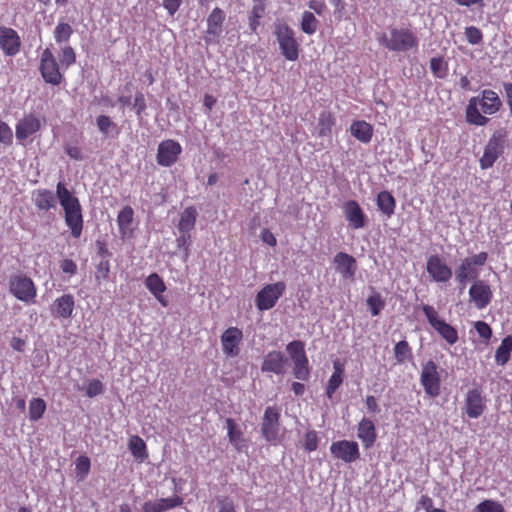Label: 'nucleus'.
Wrapping results in <instances>:
<instances>
[{
    "mask_svg": "<svg viewBox=\"0 0 512 512\" xmlns=\"http://www.w3.org/2000/svg\"><path fill=\"white\" fill-rule=\"evenodd\" d=\"M56 196L64 210L65 223L69 227L71 235L74 238H79L83 230V215L78 198L67 189L63 182L57 183Z\"/></svg>",
    "mask_w": 512,
    "mask_h": 512,
    "instance_id": "1",
    "label": "nucleus"
},
{
    "mask_svg": "<svg viewBox=\"0 0 512 512\" xmlns=\"http://www.w3.org/2000/svg\"><path fill=\"white\" fill-rule=\"evenodd\" d=\"M502 105V102L496 92L493 90H483L481 96L472 97L466 108V118L471 124L485 126L489 119L482 115H492L496 113Z\"/></svg>",
    "mask_w": 512,
    "mask_h": 512,
    "instance_id": "2",
    "label": "nucleus"
},
{
    "mask_svg": "<svg viewBox=\"0 0 512 512\" xmlns=\"http://www.w3.org/2000/svg\"><path fill=\"white\" fill-rule=\"evenodd\" d=\"M377 40L391 52H408L418 48L419 40L415 32L405 27H391L378 35Z\"/></svg>",
    "mask_w": 512,
    "mask_h": 512,
    "instance_id": "3",
    "label": "nucleus"
},
{
    "mask_svg": "<svg viewBox=\"0 0 512 512\" xmlns=\"http://www.w3.org/2000/svg\"><path fill=\"white\" fill-rule=\"evenodd\" d=\"M274 34L284 58L289 61H296L299 57L300 44L295 38L294 30L284 22H276Z\"/></svg>",
    "mask_w": 512,
    "mask_h": 512,
    "instance_id": "4",
    "label": "nucleus"
},
{
    "mask_svg": "<svg viewBox=\"0 0 512 512\" xmlns=\"http://www.w3.org/2000/svg\"><path fill=\"white\" fill-rule=\"evenodd\" d=\"M422 311L425 314L428 323L431 327L449 344L454 345L457 343L459 337L457 330L441 319L437 310L428 304L422 305Z\"/></svg>",
    "mask_w": 512,
    "mask_h": 512,
    "instance_id": "5",
    "label": "nucleus"
},
{
    "mask_svg": "<svg viewBox=\"0 0 512 512\" xmlns=\"http://www.w3.org/2000/svg\"><path fill=\"white\" fill-rule=\"evenodd\" d=\"M9 291L14 297L26 304L34 303L37 295L34 282L24 274H16L10 277Z\"/></svg>",
    "mask_w": 512,
    "mask_h": 512,
    "instance_id": "6",
    "label": "nucleus"
},
{
    "mask_svg": "<svg viewBox=\"0 0 512 512\" xmlns=\"http://www.w3.org/2000/svg\"><path fill=\"white\" fill-rule=\"evenodd\" d=\"M39 70L42 78L48 84L58 86L62 83L64 76L60 72V66L50 48L43 50L40 56Z\"/></svg>",
    "mask_w": 512,
    "mask_h": 512,
    "instance_id": "7",
    "label": "nucleus"
},
{
    "mask_svg": "<svg viewBox=\"0 0 512 512\" xmlns=\"http://www.w3.org/2000/svg\"><path fill=\"white\" fill-rule=\"evenodd\" d=\"M285 291L286 284L282 281L265 285L256 295V307L260 311L273 308Z\"/></svg>",
    "mask_w": 512,
    "mask_h": 512,
    "instance_id": "8",
    "label": "nucleus"
},
{
    "mask_svg": "<svg viewBox=\"0 0 512 512\" xmlns=\"http://www.w3.org/2000/svg\"><path fill=\"white\" fill-rule=\"evenodd\" d=\"M420 382L430 397H437L440 394V374L434 361L430 360L423 365Z\"/></svg>",
    "mask_w": 512,
    "mask_h": 512,
    "instance_id": "9",
    "label": "nucleus"
},
{
    "mask_svg": "<svg viewBox=\"0 0 512 512\" xmlns=\"http://www.w3.org/2000/svg\"><path fill=\"white\" fill-rule=\"evenodd\" d=\"M469 300L479 309H485L493 299V292L489 283L478 279L469 288Z\"/></svg>",
    "mask_w": 512,
    "mask_h": 512,
    "instance_id": "10",
    "label": "nucleus"
},
{
    "mask_svg": "<svg viewBox=\"0 0 512 512\" xmlns=\"http://www.w3.org/2000/svg\"><path fill=\"white\" fill-rule=\"evenodd\" d=\"M426 270L434 282L447 283L453 275L452 268L437 254L427 259Z\"/></svg>",
    "mask_w": 512,
    "mask_h": 512,
    "instance_id": "11",
    "label": "nucleus"
},
{
    "mask_svg": "<svg viewBox=\"0 0 512 512\" xmlns=\"http://www.w3.org/2000/svg\"><path fill=\"white\" fill-rule=\"evenodd\" d=\"M504 136L500 132H495L489 139L484 153L480 159V167L488 169L493 166L504 150Z\"/></svg>",
    "mask_w": 512,
    "mask_h": 512,
    "instance_id": "12",
    "label": "nucleus"
},
{
    "mask_svg": "<svg viewBox=\"0 0 512 512\" xmlns=\"http://www.w3.org/2000/svg\"><path fill=\"white\" fill-rule=\"evenodd\" d=\"M182 152L181 145L172 139L164 140L158 145L157 163L163 167H170L178 160Z\"/></svg>",
    "mask_w": 512,
    "mask_h": 512,
    "instance_id": "13",
    "label": "nucleus"
},
{
    "mask_svg": "<svg viewBox=\"0 0 512 512\" xmlns=\"http://www.w3.org/2000/svg\"><path fill=\"white\" fill-rule=\"evenodd\" d=\"M280 414L276 407H267L261 425L263 437L271 443L278 440Z\"/></svg>",
    "mask_w": 512,
    "mask_h": 512,
    "instance_id": "14",
    "label": "nucleus"
},
{
    "mask_svg": "<svg viewBox=\"0 0 512 512\" xmlns=\"http://www.w3.org/2000/svg\"><path fill=\"white\" fill-rule=\"evenodd\" d=\"M43 125V119L39 116L29 113L25 114L20 120H18L15 126V136L17 140L24 141L28 137L37 133Z\"/></svg>",
    "mask_w": 512,
    "mask_h": 512,
    "instance_id": "15",
    "label": "nucleus"
},
{
    "mask_svg": "<svg viewBox=\"0 0 512 512\" xmlns=\"http://www.w3.org/2000/svg\"><path fill=\"white\" fill-rule=\"evenodd\" d=\"M330 452L336 459H340L346 463H352L360 457L357 442L349 440L333 442L330 446Z\"/></svg>",
    "mask_w": 512,
    "mask_h": 512,
    "instance_id": "16",
    "label": "nucleus"
},
{
    "mask_svg": "<svg viewBox=\"0 0 512 512\" xmlns=\"http://www.w3.org/2000/svg\"><path fill=\"white\" fill-rule=\"evenodd\" d=\"M243 339V332L237 327H229L221 335L223 353L228 357H237L240 353V343Z\"/></svg>",
    "mask_w": 512,
    "mask_h": 512,
    "instance_id": "17",
    "label": "nucleus"
},
{
    "mask_svg": "<svg viewBox=\"0 0 512 512\" xmlns=\"http://www.w3.org/2000/svg\"><path fill=\"white\" fill-rule=\"evenodd\" d=\"M0 48L6 56L13 57L20 52L21 39L17 31L0 26Z\"/></svg>",
    "mask_w": 512,
    "mask_h": 512,
    "instance_id": "18",
    "label": "nucleus"
},
{
    "mask_svg": "<svg viewBox=\"0 0 512 512\" xmlns=\"http://www.w3.org/2000/svg\"><path fill=\"white\" fill-rule=\"evenodd\" d=\"M226 15L222 9L215 7L207 18V30L205 42L210 43L216 41L223 32V23Z\"/></svg>",
    "mask_w": 512,
    "mask_h": 512,
    "instance_id": "19",
    "label": "nucleus"
},
{
    "mask_svg": "<svg viewBox=\"0 0 512 512\" xmlns=\"http://www.w3.org/2000/svg\"><path fill=\"white\" fill-rule=\"evenodd\" d=\"M288 358L280 351H270L264 356L261 370L263 372H272L276 375H284L287 371Z\"/></svg>",
    "mask_w": 512,
    "mask_h": 512,
    "instance_id": "20",
    "label": "nucleus"
},
{
    "mask_svg": "<svg viewBox=\"0 0 512 512\" xmlns=\"http://www.w3.org/2000/svg\"><path fill=\"white\" fill-rule=\"evenodd\" d=\"M479 272V269L467 257L462 259L454 272L455 281L458 283L460 290H464L469 281L478 280Z\"/></svg>",
    "mask_w": 512,
    "mask_h": 512,
    "instance_id": "21",
    "label": "nucleus"
},
{
    "mask_svg": "<svg viewBox=\"0 0 512 512\" xmlns=\"http://www.w3.org/2000/svg\"><path fill=\"white\" fill-rule=\"evenodd\" d=\"M343 213L352 229L358 230L365 226L366 216L355 200H348L344 203Z\"/></svg>",
    "mask_w": 512,
    "mask_h": 512,
    "instance_id": "22",
    "label": "nucleus"
},
{
    "mask_svg": "<svg viewBox=\"0 0 512 512\" xmlns=\"http://www.w3.org/2000/svg\"><path fill=\"white\" fill-rule=\"evenodd\" d=\"M485 410L482 392L479 388L469 390L465 398V411L472 419L479 418Z\"/></svg>",
    "mask_w": 512,
    "mask_h": 512,
    "instance_id": "23",
    "label": "nucleus"
},
{
    "mask_svg": "<svg viewBox=\"0 0 512 512\" xmlns=\"http://www.w3.org/2000/svg\"><path fill=\"white\" fill-rule=\"evenodd\" d=\"M336 271L343 279H353L357 270L356 260L353 256L338 252L333 259Z\"/></svg>",
    "mask_w": 512,
    "mask_h": 512,
    "instance_id": "24",
    "label": "nucleus"
},
{
    "mask_svg": "<svg viewBox=\"0 0 512 512\" xmlns=\"http://www.w3.org/2000/svg\"><path fill=\"white\" fill-rule=\"evenodd\" d=\"M74 306V296L71 294H64L54 300L51 306V313L54 317L67 319L72 317Z\"/></svg>",
    "mask_w": 512,
    "mask_h": 512,
    "instance_id": "25",
    "label": "nucleus"
},
{
    "mask_svg": "<svg viewBox=\"0 0 512 512\" xmlns=\"http://www.w3.org/2000/svg\"><path fill=\"white\" fill-rule=\"evenodd\" d=\"M357 436L365 448L372 447L377 438L373 421L364 417L358 424Z\"/></svg>",
    "mask_w": 512,
    "mask_h": 512,
    "instance_id": "26",
    "label": "nucleus"
},
{
    "mask_svg": "<svg viewBox=\"0 0 512 512\" xmlns=\"http://www.w3.org/2000/svg\"><path fill=\"white\" fill-rule=\"evenodd\" d=\"M32 201L40 211H48L56 208L54 193L48 189H37L32 193Z\"/></svg>",
    "mask_w": 512,
    "mask_h": 512,
    "instance_id": "27",
    "label": "nucleus"
},
{
    "mask_svg": "<svg viewBox=\"0 0 512 512\" xmlns=\"http://www.w3.org/2000/svg\"><path fill=\"white\" fill-rule=\"evenodd\" d=\"M145 285L163 307L168 306V301L163 296L166 285L157 273L150 274L145 280Z\"/></svg>",
    "mask_w": 512,
    "mask_h": 512,
    "instance_id": "28",
    "label": "nucleus"
},
{
    "mask_svg": "<svg viewBox=\"0 0 512 512\" xmlns=\"http://www.w3.org/2000/svg\"><path fill=\"white\" fill-rule=\"evenodd\" d=\"M226 428L228 438L231 445L237 450L242 451L246 447V441L243 438V433L235 421L231 418L226 419Z\"/></svg>",
    "mask_w": 512,
    "mask_h": 512,
    "instance_id": "29",
    "label": "nucleus"
},
{
    "mask_svg": "<svg viewBox=\"0 0 512 512\" xmlns=\"http://www.w3.org/2000/svg\"><path fill=\"white\" fill-rule=\"evenodd\" d=\"M350 132L358 141L368 143L373 136V127L363 120L354 121L350 126Z\"/></svg>",
    "mask_w": 512,
    "mask_h": 512,
    "instance_id": "30",
    "label": "nucleus"
},
{
    "mask_svg": "<svg viewBox=\"0 0 512 512\" xmlns=\"http://www.w3.org/2000/svg\"><path fill=\"white\" fill-rule=\"evenodd\" d=\"M334 372L330 376L328 380V384L326 387V396L329 399L333 398V394L335 391L341 386L343 382V373L344 368L343 365L339 361H335L333 364Z\"/></svg>",
    "mask_w": 512,
    "mask_h": 512,
    "instance_id": "31",
    "label": "nucleus"
},
{
    "mask_svg": "<svg viewBox=\"0 0 512 512\" xmlns=\"http://www.w3.org/2000/svg\"><path fill=\"white\" fill-rule=\"evenodd\" d=\"M377 206L379 210L390 218L395 211L396 200L388 191H381L377 195Z\"/></svg>",
    "mask_w": 512,
    "mask_h": 512,
    "instance_id": "32",
    "label": "nucleus"
},
{
    "mask_svg": "<svg viewBox=\"0 0 512 512\" xmlns=\"http://www.w3.org/2000/svg\"><path fill=\"white\" fill-rule=\"evenodd\" d=\"M197 212L194 207H187L180 216L178 224L179 232L190 233L196 223Z\"/></svg>",
    "mask_w": 512,
    "mask_h": 512,
    "instance_id": "33",
    "label": "nucleus"
},
{
    "mask_svg": "<svg viewBox=\"0 0 512 512\" xmlns=\"http://www.w3.org/2000/svg\"><path fill=\"white\" fill-rule=\"evenodd\" d=\"M512 352V336L505 337L495 352V361L498 365L504 366L510 359Z\"/></svg>",
    "mask_w": 512,
    "mask_h": 512,
    "instance_id": "34",
    "label": "nucleus"
},
{
    "mask_svg": "<svg viewBox=\"0 0 512 512\" xmlns=\"http://www.w3.org/2000/svg\"><path fill=\"white\" fill-rule=\"evenodd\" d=\"M335 124V118L328 111H322L318 118L317 131L320 137L328 136Z\"/></svg>",
    "mask_w": 512,
    "mask_h": 512,
    "instance_id": "35",
    "label": "nucleus"
},
{
    "mask_svg": "<svg viewBox=\"0 0 512 512\" xmlns=\"http://www.w3.org/2000/svg\"><path fill=\"white\" fill-rule=\"evenodd\" d=\"M134 211L130 206H125L117 216L119 231L125 236L133 221Z\"/></svg>",
    "mask_w": 512,
    "mask_h": 512,
    "instance_id": "36",
    "label": "nucleus"
},
{
    "mask_svg": "<svg viewBox=\"0 0 512 512\" xmlns=\"http://www.w3.org/2000/svg\"><path fill=\"white\" fill-rule=\"evenodd\" d=\"M319 21L310 11H304L301 16V30L308 35H312L317 31Z\"/></svg>",
    "mask_w": 512,
    "mask_h": 512,
    "instance_id": "37",
    "label": "nucleus"
},
{
    "mask_svg": "<svg viewBox=\"0 0 512 512\" xmlns=\"http://www.w3.org/2000/svg\"><path fill=\"white\" fill-rule=\"evenodd\" d=\"M72 34V26L63 21H60L53 31V37L58 44L68 42Z\"/></svg>",
    "mask_w": 512,
    "mask_h": 512,
    "instance_id": "38",
    "label": "nucleus"
},
{
    "mask_svg": "<svg viewBox=\"0 0 512 512\" xmlns=\"http://www.w3.org/2000/svg\"><path fill=\"white\" fill-rule=\"evenodd\" d=\"M286 351L288 352L292 362L307 358L305 352V345L300 340H294L287 344Z\"/></svg>",
    "mask_w": 512,
    "mask_h": 512,
    "instance_id": "39",
    "label": "nucleus"
},
{
    "mask_svg": "<svg viewBox=\"0 0 512 512\" xmlns=\"http://www.w3.org/2000/svg\"><path fill=\"white\" fill-rule=\"evenodd\" d=\"M129 449L133 456L141 461L147 457L146 444L139 436L131 437Z\"/></svg>",
    "mask_w": 512,
    "mask_h": 512,
    "instance_id": "40",
    "label": "nucleus"
},
{
    "mask_svg": "<svg viewBox=\"0 0 512 512\" xmlns=\"http://www.w3.org/2000/svg\"><path fill=\"white\" fill-rule=\"evenodd\" d=\"M46 410V403L41 398H33L29 403V418L31 421L39 420Z\"/></svg>",
    "mask_w": 512,
    "mask_h": 512,
    "instance_id": "41",
    "label": "nucleus"
},
{
    "mask_svg": "<svg viewBox=\"0 0 512 512\" xmlns=\"http://www.w3.org/2000/svg\"><path fill=\"white\" fill-rule=\"evenodd\" d=\"M293 375L296 379L307 381L310 377V368L308 358L293 362Z\"/></svg>",
    "mask_w": 512,
    "mask_h": 512,
    "instance_id": "42",
    "label": "nucleus"
},
{
    "mask_svg": "<svg viewBox=\"0 0 512 512\" xmlns=\"http://www.w3.org/2000/svg\"><path fill=\"white\" fill-rule=\"evenodd\" d=\"M394 356L398 363H403L412 357V350L406 340L399 341L394 347Z\"/></svg>",
    "mask_w": 512,
    "mask_h": 512,
    "instance_id": "43",
    "label": "nucleus"
},
{
    "mask_svg": "<svg viewBox=\"0 0 512 512\" xmlns=\"http://www.w3.org/2000/svg\"><path fill=\"white\" fill-rule=\"evenodd\" d=\"M265 11V6L263 3H257L253 6L250 14H249V27L252 32H256L258 29L260 22L259 20L262 18Z\"/></svg>",
    "mask_w": 512,
    "mask_h": 512,
    "instance_id": "44",
    "label": "nucleus"
},
{
    "mask_svg": "<svg viewBox=\"0 0 512 512\" xmlns=\"http://www.w3.org/2000/svg\"><path fill=\"white\" fill-rule=\"evenodd\" d=\"M367 305L370 309L372 316H378L381 310L385 306V302L382 299V296L379 293H373L367 299Z\"/></svg>",
    "mask_w": 512,
    "mask_h": 512,
    "instance_id": "45",
    "label": "nucleus"
},
{
    "mask_svg": "<svg viewBox=\"0 0 512 512\" xmlns=\"http://www.w3.org/2000/svg\"><path fill=\"white\" fill-rule=\"evenodd\" d=\"M76 476L79 480L85 479L90 471V459L87 456H79L75 462Z\"/></svg>",
    "mask_w": 512,
    "mask_h": 512,
    "instance_id": "46",
    "label": "nucleus"
},
{
    "mask_svg": "<svg viewBox=\"0 0 512 512\" xmlns=\"http://www.w3.org/2000/svg\"><path fill=\"white\" fill-rule=\"evenodd\" d=\"M110 273V261L107 259H101L96 266L95 279L98 283L101 281H107Z\"/></svg>",
    "mask_w": 512,
    "mask_h": 512,
    "instance_id": "47",
    "label": "nucleus"
},
{
    "mask_svg": "<svg viewBox=\"0 0 512 512\" xmlns=\"http://www.w3.org/2000/svg\"><path fill=\"white\" fill-rule=\"evenodd\" d=\"M318 436L317 433L314 430H309L304 435L303 439V448L307 452L315 451L318 447Z\"/></svg>",
    "mask_w": 512,
    "mask_h": 512,
    "instance_id": "48",
    "label": "nucleus"
},
{
    "mask_svg": "<svg viewBox=\"0 0 512 512\" xmlns=\"http://www.w3.org/2000/svg\"><path fill=\"white\" fill-rule=\"evenodd\" d=\"M477 512H504L503 506L493 500H484L476 506Z\"/></svg>",
    "mask_w": 512,
    "mask_h": 512,
    "instance_id": "49",
    "label": "nucleus"
},
{
    "mask_svg": "<svg viewBox=\"0 0 512 512\" xmlns=\"http://www.w3.org/2000/svg\"><path fill=\"white\" fill-rule=\"evenodd\" d=\"M76 61V54L74 49L71 46H65L62 49V52L60 54V64L68 68L72 64H74Z\"/></svg>",
    "mask_w": 512,
    "mask_h": 512,
    "instance_id": "50",
    "label": "nucleus"
},
{
    "mask_svg": "<svg viewBox=\"0 0 512 512\" xmlns=\"http://www.w3.org/2000/svg\"><path fill=\"white\" fill-rule=\"evenodd\" d=\"M104 390H105L104 385L100 380L92 379L89 381V383L85 389V394L88 397L93 398V397L103 394Z\"/></svg>",
    "mask_w": 512,
    "mask_h": 512,
    "instance_id": "51",
    "label": "nucleus"
},
{
    "mask_svg": "<svg viewBox=\"0 0 512 512\" xmlns=\"http://www.w3.org/2000/svg\"><path fill=\"white\" fill-rule=\"evenodd\" d=\"M430 69L438 78H444L446 76L447 69L443 59L440 57H434L430 60Z\"/></svg>",
    "mask_w": 512,
    "mask_h": 512,
    "instance_id": "52",
    "label": "nucleus"
},
{
    "mask_svg": "<svg viewBox=\"0 0 512 512\" xmlns=\"http://www.w3.org/2000/svg\"><path fill=\"white\" fill-rule=\"evenodd\" d=\"M465 36L467 41L472 45H479L483 40V34L481 30L475 26L466 27Z\"/></svg>",
    "mask_w": 512,
    "mask_h": 512,
    "instance_id": "53",
    "label": "nucleus"
},
{
    "mask_svg": "<svg viewBox=\"0 0 512 512\" xmlns=\"http://www.w3.org/2000/svg\"><path fill=\"white\" fill-rule=\"evenodd\" d=\"M97 127L104 135H108L112 129L116 128V124L106 115H100L96 120Z\"/></svg>",
    "mask_w": 512,
    "mask_h": 512,
    "instance_id": "54",
    "label": "nucleus"
},
{
    "mask_svg": "<svg viewBox=\"0 0 512 512\" xmlns=\"http://www.w3.org/2000/svg\"><path fill=\"white\" fill-rule=\"evenodd\" d=\"M218 512H237L234 501L228 496L217 498Z\"/></svg>",
    "mask_w": 512,
    "mask_h": 512,
    "instance_id": "55",
    "label": "nucleus"
},
{
    "mask_svg": "<svg viewBox=\"0 0 512 512\" xmlns=\"http://www.w3.org/2000/svg\"><path fill=\"white\" fill-rule=\"evenodd\" d=\"M160 502L163 506L164 512L179 507L183 504V499L179 496H173L168 498H160Z\"/></svg>",
    "mask_w": 512,
    "mask_h": 512,
    "instance_id": "56",
    "label": "nucleus"
},
{
    "mask_svg": "<svg viewBox=\"0 0 512 512\" xmlns=\"http://www.w3.org/2000/svg\"><path fill=\"white\" fill-rule=\"evenodd\" d=\"M477 333L481 338H483L486 342L491 338L492 336V329L491 327L484 321H477L474 325Z\"/></svg>",
    "mask_w": 512,
    "mask_h": 512,
    "instance_id": "57",
    "label": "nucleus"
},
{
    "mask_svg": "<svg viewBox=\"0 0 512 512\" xmlns=\"http://www.w3.org/2000/svg\"><path fill=\"white\" fill-rule=\"evenodd\" d=\"M146 107L147 106L144 94L142 92H137L134 98L133 109L135 110V113L139 118L145 111Z\"/></svg>",
    "mask_w": 512,
    "mask_h": 512,
    "instance_id": "58",
    "label": "nucleus"
},
{
    "mask_svg": "<svg viewBox=\"0 0 512 512\" xmlns=\"http://www.w3.org/2000/svg\"><path fill=\"white\" fill-rule=\"evenodd\" d=\"M13 139V132L9 125L0 120V142L10 144Z\"/></svg>",
    "mask_w": 512,
    "mask_h": 512,
    "instance_id": "59",
    "label": "nucleus"
},
{
    "mask_svg": "<svg viewBox=\"0 0 512 512\" xmlns=\"http://www.w3.org/2000/svg\"><path fill=\"white\" fill-rule=\"evenodd\" d=\"M419 505L426 512H446L444 509L434 508L433 507V500L428 495H422L421 496V498L419 500Z\"/></svg>",
    "mask_w": 512,
    "mask_h": 512,
    "instance_id": "60",
    "label": "nucleus"
},
{
    "mask_svg": "<svg viewBox=\"0 0 512 512\" xmlns=\"http://www.w3.org/2000/svg\"><path fill=\"white\" fill-rule=\"evenodd\" d=\"M142 509L143 512H164L160 499L146 501Z\"/></svg>",
    "mask_w": 512,
    "mask_h": 512,
    "instance_id": "61",
    "label": "nucleus"
},
{
    "mask_svg": "<svg viewBox=\"0 0 512 512\" xmlns=\"http://www.w3.org/2000/svg\"><path fill=\"white\" fill-rule=\"evenodd\" d=\"M182 0H163L162 5L173 16L180 8Z\"/></svg>",
    "mask_w": 512,
    "mask_h": 512,
    "instance_id": "62",
    "label": "nucleus"
},
{
    "mask_svg": "<svg viewBox=\"0 0 512 512\" xmlns=\"http://www.w3.org/2000/svg\"><path fill=\"white\" fill-rule=\"evenodd\" d=\"M471 263L479 269V267L483 266L488 258V254L486 252H480L478 254H475L473 256L467 257Z\"/></svg>",
    "mask_w": 512,
    "mask_h": 512,
    "instance_id": "63",
    "label": "nucleus"
},
{
    "mask_svg": "<svg viewBox=\"0 0 512 512\" xmlns=\"http://www.w3.org/2000/svg\"><path fill=\"white\" fill-rule=\"evenodd\" d=\"M61 269L64 273L74 275L77 271V265L73 260L65 259L61 263Z\"/></svg>",
    "mask_w": 512,
    "mask_h": 512,
    "instance_id": "64",
    "label": "nucleus"
}]
</instances>
